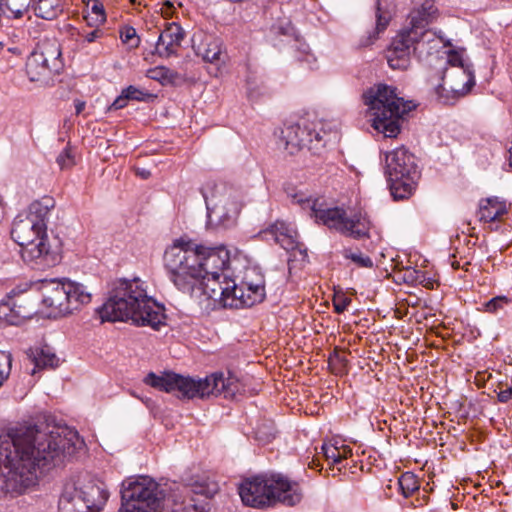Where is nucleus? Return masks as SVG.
Returning <instances> with one entry per match:
<instances>
[{"instance_id": "24", "label": "nucleus", "mask_w": 512, "mask_h": 512, "mask_svg": "<svg viewBox=\"0 0 512 512\" xmlns=\"http://www.w3.org/2000/svg\"><path fill=\"white\" fill-rule=\"evenodd\" d=\"M266 233L271 234L274 240L285 250H294L298 247L296 232L285 222L276 221L269 226Z\"/></svg>"}, {"instance_id": "61", "label": "nucleus", "mask_w": 512, "mask_h": 512, "mask_svg": "<svg viewBox=\"0 0 512 512\" xmlns=\"http://www.w3.org/2000/svg\"><path fill=\"white\" fill-rule=\"evenodd\" d=\"M167 5L169 6V8L173 7V5L171 3H169V2H167Z\"/></svg>"}, {"instance_id": "58", "label": "nucleus", "mask_w": 512, "mask_h": 512, "mask_svg": "<svg viewBox=\"0 0 512 512\" xmlns=\"http://www.w3.org/2000/svg\"><path fill=\"white\" fill-rule=\"evenodd\" d=\"M337 358H338V360H339L341 363H345V362H346V360H345L344 358L340 357V356H337Z\"/></svg>"}, {"instance_id": "46", "label": "nucleus", "mask_w": 512, "mask_h": 512, "mask_svg": "<svg viewBox=\"0 0 512 512\" xmlns=\"http://www.w3.org/2000/svg\"><path fill=\"white\" fill-rule=\"evenodd\" d=\"M121 39L124 43H131L134 39L136 40L132 46L137 47L139 45L140 39L137 36L136 30L133 27H125L123 31H121Z\"/></svg>"}, {"instance_id": "15", "label": "nucleus", "mask_w": 512, "mask_h": 512, "mask_svg": "<svg viewBox=\"0 0 512 512\" xmlns=\"http://www.w3.org/2000/svg\"><path fill=\"white\" fill-rule=\"evenodd\" d=\"M267 39L280 49L288 46L299 62H306L309 68H313L316 58L310 53L308 44L300 38L289 19L283 18L273 23L267 33Z\"/></svg>"}, {"instance_id": "22", "label": "nucleus", "mask_w": 512, "mask_h": 512, "mask_svg": "<svg viewBox=\"0 0 512 512\" xmlns=\"http://www.w3.org/2000/svg\"><path fill=\"white\" fill-rule=\"evenodd\" d=\"M226 275H205L200 277V283L196 285L195 293L192 297L200 298L206 296V299L223 301L227 287L225 284Z\"/></svg>"}, {"instance_id": "55", "label": "nucleus", "mask_w": 512, "mask_h": 512, "mask_svg": "<svg viewBox=\"0 0 512 512\" xmlns=\"http://www.w3.org/2000/svg\"><path fill=\"white\" fill-rule=\"evenodd\" d=\"M509 154H510V156H509V164L512 167V145H511V148L509 149Z\"/></svg>"}, {"instance_id": "17", "label": "nucleus", "mask_w": 512, "mask_h": 512, "mask_svg": "<svg viewBox=\"0 0 512 512\" xmlns=\"http://www.w3.org/2000/svg\"><path fill=\"white\" fill-rule=\"evenodd\" d=\"M282 138L285 141L286 149L291 148V150L307 148L311 151H318L326 144L320 131L307 124L306 121L286 126L282 130Z\"/></svg>"}, {"instance_id": "43", "label": "nucleus", "mask_w": 512, "mask_h": 512, "mask_svg": "<svg viewBox=\"0 0 512 512\" xmlns=\"http://www.w3.org/2000/svg\"><path fill=\"white\" fill-rule=\"evenodd\" d=\"M255 435L259 441L267 443L275 437V430L272 424L263 425L262 427L257 428Z\"/></svg>"}, {"instance_id": "10", "label": "nucleus", "mask_w": 512, "mask_h": 512, "mask_svg": "<svg viewBox=\"0 0 512 512\" xmlns=\"http://www.w3.org/2000/svg\"><path fill=\"white\" fill-rule=\"evenodd\" d=\"M385 175L395 200L409 198L414 193L420 177L415 156L404 146L386 153Z\"/></svg>"}, {"instance_id": "28", "label": "nucleus", "mask_w": 512, "mask_h": 512, "mask_svg": "<svg viewBox=\"0 0 512 512\" xmlns=\"http://www.w3.org/2000/svg\"><path fill=\"white\" fill-rule=\"evenodd\" d=\"M391 18V12L384 8L381 1L378 0L376 5V27L373 32L368 34L366 39L361 41V46L371 45L378 38L379 34L386 30Z\"/></svg>"}, {"instance_id": "13", "label": "nucleus", "mask_w": 512, "mask_h": 512, "mask_svg": "<svg viewBox=\"0 0 512 512\" xmlns=\"http://www.w3.org/2000/svg\"><path fill=\"white\" fill-rule=\"evenodd\" d=\"M207 208V224L211 227L230 228L238 219L241 204L227 193H221L214 183L201 189Z\"/></svg>"}, {"instance_id": "1", "label": "nucleus", "mask_w": 512, "mask_h": 512, "mask_svg": "<svg viewBox=\"0 0 512 512\" xmlns=\"http://www.w3.org/2000/svg\"><path fill=\"white\" fill-rule=\"evenodd\" d=\"M84 441L68 426L24 425L0 436V491L21 494L49 470L82 449Z\"/></svg>"}, {"instance_id": "33", "label": "nucleus", "mask_w": 512, "mask_h": 512, "mask_svg": "<svg viewBox=\"0 0 512 512\" xmlns=\"http://www.w3.org/2000/svg\"><path fill=\"white\" fill-rule=\"evenodd\" d=\"M287 196L293 203L298 204L303 210H308L310 217L314 213V208H317L321 201V199H312L311 197H307L303 192H295L293 189L291 191H287Z\"/></svg>"}, {"instance_id": "3", "label": "nucleus", "mask_w": 512, "mask_h": 512, "mask_svg": "<svg viewBox=\"0 0 512 512\" xmlns=\"http://www.w3.org/2000/svg\"><path fill=\"white\" fill-rule=\"evenodd\" d=\"M235 381L233 376L225 378L222 372L213 373L204 379H194L171 371H165L161 375L150 372L144 378L145 384L168 393L176 392L177 397L186 399L222 393L225 397L233 395Z\"/></svg>"}, {"instance_id": "8", "label": "nucleus", "mask_w": 512, "mask_h": 512, "mask_svg": "<svg viewBox=\"0 0 512 512\" xmlns=\"http://www.w3.org/2000/svg\"><path fill=\"white\" fill-rule=\"evenodd\" d=\"M109 498L106 485L89 475L65 484L59 499V512H100Z\"/></svg>"}, {"instance_id": "30", "label": "nucleus", "mask_w": 512, "mask_h": 512, "mask_svg": "<svg viewBox=\"0 0 512 512\" xmlns=\"http://www.w3.org/2000/svg\"><path fill=\"white\" fill-rule=\"evenodd\" d=\"M62 0H37L34 12L37 17L53 20L62 13Z\"/></svg>"}, {"instance_id": "50", "label": "nucleus", "mask_w": 512, "mask_h": 512, "mask_svg": "<svg viewBox=\"0 0 512 512\" xmlns=\"http://www.w3.org/2000/svg\"><path fill=\"white\" fill-rule=\"evenodd\" d=\"M91 12L96 15V20L103 22L105 21L104 7L99 2H94L91 6Z\"/></svg>"}, {"instance_id": "35", "label": "nucleus", "mask_w": 512, "mask_h": 512, "mask_svg": "<svg viewBox=\"0 0 512 512\" xmlns=\"http://www.w3.org/2000/svg\"><path fill=\"white\" fill-rule=\"evenodd\" d=\"M322 453L326 460L331 461L332 464L338 465L347 457V452H350V449L343 447V451H341L338 447L329 444H323L321 446Z\"/></svg>"}, {"instance_id": "41", "label": "nucleus", "mask_w": 512, "mask_h": 512, "mask_svg": "<svg viewBox=\"0 0 512 512\" xmlns=\"http://www.w3.org/2000/svg\"><path fill=\"white\" fill-rule=\"evenodd\" d=\"M57 164L61 169H67L75 164L74 156L69 146L65 147L64 150L56 158Z\"/></svg>"}, {"instance_id": "5", "label": "nucleus", "mask_w": 512, "mask_h": 512, "mask_svg": "<svg viewBox=\"0 0 512 512\" xmlns=\"http://www.w3.org/2000/svg\"><path fill=\"white\" fill-rule=\"evenodd\" d=\"M239 495L246 506L253 508L270 507L277 502L295 506L303 498L299 484L289 481L281 474L245 480L239 486Z\"/></svg>"}, {"instance_id": "29", "label": "nucleus", "mask_w": 512, "mask_h": 512, "mask_svg": "<svg viewBox=\"0 0 512 512\" xmlns=\"http://www.w3.org/2000/svg\"><path fill=\"white\" fill-rule=\"evenodd\" d=\"M225 284L227 287V293L223 297V306L230 308H242L244 306V300L246 295L242 290V284L237 285L233 280L225 277Z\"/></svg>"}, {"instance_id": "37", "label": "nucleus", "mask_w": 512, "mask_h": 512, "mask_svg": "<svg viewBox=\"0 0 512 512\" xmlns=\"http://www.w3.org/2000/svg\"><path fill=\"white\" fill-rule=\"evenodd\" d=\"M343 256L346 259H350L351 261H353L359 267H364V268H371V267H373L372 259L369 256L364 255L361 252L354 253V252H352L349 249H345L343 251Z\"/></svg>"}, {"instance_id": "49", "label": "nucleus", "mask_w": 512, "mask_h": 512, "mask_svg": "<svg viewBox=\"0 0 512 512\" xmlns=\"http://www.w3.org/2000/svg\"><path fill=\"white\" fill-rule=\"evenodd\" d=\"M125 96H126L125 93L122 91L121 95H119L113 101V103L109 106L108 109L109 110H119V109L126 107L128 99Z\"/></svg>"}, {"instance_id": "36", "label": "nucleus", "mask_w": 512, "mask_h": 512, "mask_svg": "<svg viewBox=\"0 0 512 512\" xmlns=\"http://www.w3.org/2000/svg\"><path fill=\"white\" fill-rule=\"evenodd\" d=\"M175 76L176 73L164 66L155 67L147 71L148 78L159 81L161 83L171 82Z\"/></svg>"}, {"instance_id": "38", "label": "nucleus", "mask_w": 512, "mask_h": 512, "mask_svg": "<svg viewBox=\"0 0 512 512\" xmlns=\"http://www.w3.org/2000/svg\"><path fill=\"white\" fill-rule=\"evenodd\" d=\"M511 300L507 296H496L485 303V311L488 313H497L508 305Z\"/></svg>"}, {"instance_id": "7", "label": "nucleus", "mask_w": 512, "mask_h": 512, "mask_svg": "<svg viewBox=\"0 0 512 512\" xmlns=\"http://www.w3.org/2000/svg\"><path fill=\"white\" fill-rule=\"evenodd\" d=\"M164 265L175 287L193 296L201 277L198 246L190 241L175 240L164 253Z\"/></svg>"}, {"instance_id": "32", "label": "nucleus", "mask_w": 512, "mask_h": 512, "mask_svg": "<svg viewBox=\"0 0 512 512\" xmlns=\"http://www.w3.org/2000/svg\"><path fill=\"white\" fill-rule=\"evenodd\" d=\"M31 0H0V10L13 18H21L28 10Z\"/></svg>"}, {"instance_id": "27", "label": "nucleus", "mask_w": 512, "mask_h": 512, "mask_svg": "<svg viewBox=\"0 0 512 512\" xmlns=\"http://www.w3.org/2000/svg\"><path fill=\"white\" fill-rule=\"evenodd\" d=\"M197 54L207 62H218L222 54V41L213 36H206L197 46Z\"/></svg>"}, {"instance_id": "31", "label": "nucleus", "mask_w": 512, "mask_h": 512, "mask_svg": "<svg viewBox=\"0 0 512 512\" xmlns=\"http://www.w3.org/2000/svg\"><path fill=\"white\" fill-rule=\"evenodd\" d=\"M242 280L243 284L252 285L254 288H256V299L265 298V279L264 275L259 271L258 268L251 267L246 269Z\"/></svg>"}, {"instance_id": "47", "label": "nucleus", "mask_w": 512, "mask_h": 512, "mask_svg": "<svg viewBox=\"0 0 512 512\" xmlns=\"http://www.w3.org/2000/svg\"><path fill=\"white\" fill-rule=\"evenodd\" d=\"M351 303V299L344 295H335L333 298V306L336 313H343L348 305Z\"/></svg>"}, {"instance_id": "44", "label": "nucleus", "mask_w": 512, "mask_h": 512, "mask_svg": "<svg viewBox=\"0 0 512 512\" xmlns=\"http://www.w3.org/2000/svg\"><path fill=\"white\" fill-rule=\"evenodd\" d=\"M242 284V290L245 292H248V295H246V298L244 300V306L251 307L255 305L256 303L262 302L264 299H256L255 298V292L256 288H254L252 285H245L243 284V280L241 281Z\"/></svg>"}, {"instance_id": "12", "label": "nucleus", "mask_w": 512, "mask_h": 512, "mask_svg": "<svg viewBox=\"0 0 512 512\" xmlns=\"http://www.w3.org/2000/svg\"><path fill=\"white\" fill-rule=\"evenodd\" d=\"M61 56V48L57 42L42 43L27 58L26 74L29 80L39 83L40 86L53 85L64 68Z\"/></svg>"}, {"instance_id": "23", "label": "nucleus", "mask_w": 512, "mask_h": 512, "mask_svg": "<svg viewBox=\"0 0 512 512\" xmlns=\"http://www.w3.org/2000/svg\"><path fill=\"white\" fill-rule=\"evenodd\" d=\"M508 213V207L498 197H489L481 200L479 205V219L484 222L501 220L502 216Z\"/></svg>"}, {"instance_id": "4", "label": "nucleus", "mask_w": 512, "mask_h": 512, "mask_svg": "<svg viewBox=\"0 0 512 512\" xmlns=\"http://www.w3.org/2000/svg\"><path fill=\"white\" fill-rule=\"evenodd\" d=\"M396 91L393 86L379 83L363 95L364 103L374 117L372 127L385 138H396L401 132L404 116L415 108L411 101H405Z\"/></svg>"}, {"instance_id": "60", "label": "nucleus", "mask_w": 512, "mask_h": 512, "mask_svg": "<svg viewBox=\"0 0 512 512\" xmlns=\"http://www.w3.org/2000/svg\"><path fill=\"white\" fill-rule=\"evenodd\" d=\"M444 95H451V92L444 91Z\"/></svg>"}, {"instance_id": "11", "label": "nucleus", "mask_w": 512, "mask_h": 512, "mask_svg": "<svg viewBox=\"0 0 512 512\" xmlns=\"http://www.w3.org/2000/svg\"><path fill=\"white\" fill-rule=\"evenodd\" d=\"M317 223H322L329 229L360 240L370 237L371 222L366 213L357 212L347 216L346 211L339 207H329L321 200L311 216Z\"/></svg>"}, {"instance_id": "18", "label": "nucleus", "mask_w": 512, "mask_h": 512, "mask_svg": "<svg viewBox=\"0 0 512 512\" xmlns=\"http://www.w3.org/2000/svg\"><path fill=\"white\" fill-rule=\"evenodd\" d=\"M36 313L31 295L24 291L11 290L8 299L0 303V319L11 325H18L23 319Z\"/></svg>"}, {"instance_id": "25", "label": "nucleus", "mask_w": 512, "mask_h": 512, "mask_svg": "<svg viewBox=\"0 0 512 512\" xmlns=\"http://www.w3.org/2000/svg\"><path fill=\"white\" fill-rule=\"evenodd\" d=\"M55 207V200L50 196H44L39 200L33 201L29 207L28 212L24 216L31 218L36 224H39L47 231V220L51 209Z\"/></svg>"}, {"instance_id": "56", "label": "nucleus", "mask_w": 512, "mask_h": 512, "mask_svg": "<svg viewBox=\"0 0 512 512\" xmlns=\"http://www.w3.org/2000/svg\"><path fill=\"white\" fill-rule=\"evenodd\" d=\"M171 497H174V501H182L180 499L181 497L180 496L178 497V495H176V494L171 495Z\"/></svg>"}, {"instance_id": "21", "label": "nucleus", "mask_w": 512, "mask_h": 512, "mask_svg": "<svg viewBox=\"0 0 512 512\" xmlns=\"http://www.w3.org/2000/svg\"><path fill=\"white\" fill-rule=\"evenodd\" d=\"M184 35V31L179 24L175 22L169 23L158 36L155 53L164 58L175 55L177 49L181 46Z\"/></svg>"}, {"instance_id": "6", "label": "nucleus", "mask_w": 512, "mask_h": 512, "mask_svg": "<svg viewBox=\"0 0 512 512\" xmlns=\"http://www.w3.org/2000/svg\"><path fill=\"white\" fill-rule=\"evenodd\" d=\"M12 239L21 247L23 261L35 270H45L59 261V252L49 242L47 232L31 218L18 215L11 229Z\"/></svg>"}, {"instance_id": "48", "label": "nucleus", "mask_w": 512, "mask_h": 512, "mask_svg": "<svg viewBox=\"0 0 512 512\" xmlns=\"http://www.w3.org/2000/svg\"><path fill=\"white\" fill-rule=\"evenodd\" d=\"M119 512H152L149 511L146 508H143L142 506H138V504H135L134 502H126L122 501L121 508L119 509Z\"/></svg>"}, {"instance_id": "2", "label": "nucleus", "mask_w": 512, "mask_h": 512, "mask_svg": "<svg viewBox=\"0 0 512 512\" xmlns=\"http://www.w3.org/2000/svg\"><path fill=\"white\" fill-rule=\"evenodd\" d=\"M103 321H128L155 330L165 323L164 307L148 296L140 278L117 279L110 284L108 297L99 309Z\"/></svg>"}, {"instance_id": "20", "label": "nucleus", "mask_w": 512, "mask_h": 512, "mask_svg": "<svg viewBox=\"0 0 512 512\" xmlns=\"http://www.w3.org/2000/svg\"><path fill=\"white\" fill-rule=\"evenodd\" d=\"M201 266V277L205 275L223 274L228 267L230 257L226 248L220 246L215 248H205L198 246Z\"/></svg>"}, {"instance_id": "54", "label": "nucleus", "mask_w": 512, "mask_h": 512, "mask_svg": "<svg viewBox=\"0 0 512 512\" xmlns=\"http://www.w3.org/2000/svg\"><path fill=\"white\" fill-rule=\"evenodd\" d=\"M84 107H85L84 102H79L78 104H76V106H75L76 113L80 114L83 111Z\"/></svg>"}, {"instance_id": "40", "label": "nucleus", "mask_w": 512, "mask_h": 512, "mask_svg": "<svg viewBox=\"0 0 512 512\" xmlns=\"http://www.w3.org/2000/svg\"><path fill=\"white\" fill-rule=\"evenodd\" d=\"M403 280L407 283H419L423 284L426 280V275L420 270L414 268H406L403 274Z\"/></svg>"}, {"instance_id": "59", "label": "nucleus", "mask_w": 512, "mask_h": 512, "mask_svg": "<svg viewBox=\"0 0 512 512\" xmlns=\"http://www.w3.org/2000/svg\"><path fill=\"white\" fill-rule=\"evenodd\" d=\"M309 466H310V468H314V467H315V466H317V465L315 464V461L313 460V461L309 464Z\"/></svg>"}, {"instance_id": "19", "label": "nucleus", "mask_w": 512, "mask_h": 512, "mask_svg": "<svg viewBox=\"0 0 512 512\" xmlns=\"http://www.w3.org/2000/svg\"><path fill=\"white\" fill-rule=\"evenodd\" d=\"M409 37H413V35L409 34L406 29L401 30L392 40L387 50L388 65L394 70H406L410 66L413 44L411 42L412 38Z\"/></svg>"}, {"instance_id": "57", "label": "nucleus", "mask_w": 512, "mask_h": 512, "mask_svg": "<svg viewBox=\"0 0 512 512\" xmlns=\"http://www.w3.org/2000/svg\"><path fill=\"white\" fill-rule=\"evenodd\" d=\"M425 281H426V283H427V284H424V283H423V285H424V286L428 287V284H430V285L432 286V283H431L430 279H427V278H426V280H425Z\"/></svg>"}, {"instance_id": "16", "label": "nucleus", "mask_w": 512, "mask_h": 512, "mask_svg": "<svg viewBox=\"0 0 512 512\" xmlns=\"http://www.w3.org/2000/svg\"><path fill=\"white\" fill-rule=\"evenodd\" d=\"M443 83L435 88L437 99L442 104H454L460 97L468 94L475 85L474 75L470 70H458L449 73L445 70L442 76Z\"/></svg>"}, {"instance_id": "52", "label": "nucleus", "mask_w": 512, "mask_h": 512, "mask_svg": "<svg viewBox=\"0 0 512 512\" xmlns=\"http://www.w3.org/2000/svg\"><path fill=\"white\" fill-rule=\"evenodd\" d=\"M136 174L142 179H148L151 176V172L145 168H136Z\"/></svg>"}, {"instance_id": "26", "label": "nucleus", "mask_w": 512, "mask_h": 512, "mask_svg": "<svg viewBox=\"0 0 512 512\" xmlns=\"http://www.w3.org/2000/svg\"><path fill=\"white\" fill-rule=\"evenodd\" d=\"M29 357L35 365L32 370V374L35 373L36 369L56 368L60 361L52 349L47 345L31 349Z\"/></svg>"}, {"instance_id": "34", "label": "nucleus", "mask_w": 512, "mask_h": 512, "mask_svg": "<svg viewBox=\"0 0 512 512\" xmlns=\"http://www.w3.org/2000/svg\"><path fill=\"white\" fill-rule=\"evenodd\" d=\"M399 489L405 498L411 496L415 491L419 489V483L415 475L406 472L402 474L398 479Z\"/></svg>"}, {"instance_id": "39", "label": "nucleus", "mask_w": 512, "mask_h": 512, "mask_svg": "<svg viewBox=\"0 0 512 512\" xmlns=\"http://www.w3.org/2000/svg\"><path fill=\"white\" fill-rule=\"evenodd\" d=\"M12 365V356L10 353L0 351V386L9 376Z\"/></svg>"}, {"instance_id": "14", "label": "nucleus", "mask_w": 512, "mask_h": 512, "mask_svg": "<svg viewBox=\"0 0 512 512\" xmlns=\"http://www.w3.org/2000/svg\"><path fill=\"white\" fill-rule=\"evenodd\" d=\"M166 496V489L149 476L131 477L122 482L121 500L134 502L152 512L160 508Z\"/></svg>"}, {"instance_id": "53", "label": "nucleus", "mask_w": 512, "mask_h": 512, "mask_svg": "<svg viewBox=\"0 0 512 512\" xmlns=\"http://www.w3.org/2000/svg\"><path fill=\"white\" fill-rule=\"evenodd\" d=\"M98 36H99V31L93 30L85 36V40L90 43V42H93Z\"/></svg>"}, {"instance_id": "45", "label": "nucleus", "mask_w": 512, "mask_h": 512, "mask_svg": "<svg viewBox=\"0 0 512 512\" xmlns=\"http://www.w3.org/2000/svg\"><path fill=\"white\" fill-rule=\"evenodd\" d=\"M447 63L452 67H457L458 70H470L469 67L465 65L462 55L456 51L449 52Z\"/></svg>"}, {"instance_id": "42", "label": "nucleus", "mask_w": 512, "mask_h": 512, "mask_svg": "<svg viewBox=\"0 0 512 512\" xmlns=\"http://www.w3.org/2000/svg\"><path fill=\"white\" fill-rule=\"evenodd\" d=\"M123 92L125 93V97L128 100L146 101L148 98L151 97V94L144 92L143 90H140L132 85L123 89Z\"/></svg>"}, {"instance_id": "9", "label": "nucleus", "mask_w": 512, "mask_h": 512, "mask_svg": "<svg viewBox=\"0 0 512 512\" xmlns=\"http://www.w3.org/2000/svg\"><path fill=\"white\" fill-rule=\"evenodd\" d=\"M38 289L42 295V304L48 309L49 318L70 314L91 301V293L86 287L72 281L44 279L40 281Z\"/></svg>"}, {"instance_id": "51", "label": "nucleus", "mask_w": 512, "mask_h": 512, "mask_svg": "<svg viewBox=\"0 0 512 512\" xmlns=\"http://www.w3.org/2000/svg\"><path fill=\"white\" fill-rule=\"evenodd\" d=\"M497 399L501 403L509 402L512 399V386L498 392Z\"/></svg>"}]
</instances>
